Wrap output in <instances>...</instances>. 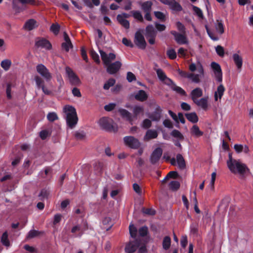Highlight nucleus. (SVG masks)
Listing matches in <instances>:
<instances>
[{"label": "nucleus", "mask_w": 253, "mask_h": 253, "mask_svg": "<svg viewBox=\"0 0 253 253\" xmlns=\"http://www.w3.org/2000/svg\"><path fill=\"white\" fill-rule=\"evenodd\" d=\"M227 165L231 172L234 174L239 173L241 175H244L247 171H250L245 164L241 163L239 160L233 159L231 153L228 154Z\"/></svg>", "instance_id": "nucleus-1"}, {"label": "nucleus", "mask_w": 253, "mask_h": 253, "mask_svg": "<svg viewBox=\"0 0 253 253\" xmlns=\"http://www.w3.org/2000/svg\"><path fill=\"white\" fill-rule=\"evenodd\" d=\"M63 111L66 114V120L67 126L71 128H74L77 125L78 121L75 108L72 106L66 105L64 107Z\"/></svg>", "instance_id": "nucleus-2"}, {"label": "nucleus", "mask_w": 253, "mask_h": 253, "mask_svg": "<svg viewBox=\"0 0 253 253\" xmlns=\"http://www.w3.org/2000/svg\"><path fill=\"white\" fill-rule=\"evenodd\" d=\"M99 124L101 127L109 132H116L118 126L113 120L108 117H103L99 120Z\"/></svg>", "instance_id": "nucleus-3"}, {"label": "nucleus", "mask_w": 253, "mask_h": 253, "mask_svg": "<svg viewBox=\"0 0 253 253\" xmlns=\"http://www.w3.org/2000/svg\"><path fill=\"white\" fill-rule=\"evenodd\" d=\"M157 35V31L152 25L149 24L146 26L145 35L150 44H154L155 43Z\"/></svg>", "instance_id": "nucleus-4"}, {"label": "nucleus", "mask_w": 253, "mask_h": 253, "mask_svg": "<svg viewBox=\"0 0 253 253\" xmlns=\"http://www.w3.org/2000/svg\"><path fill=\"white\" fill-rule=\"evenodd\" d=\"M66 73L69 79L70 84L73 86H79L81 81L73 70L69 67L65 68Z\"/></svg>", "instance_id": "nucleus-5"}, {"label": "nucleus", "mask_w": 253, "mask_h": 253, "mask_svg": "<svg viewBox=\"0 0 253 253\" xmlns=\"http://www.w3.org/2000/svg\"><path fill=\"white\" fill-rule=\"evenodd\" d=\"M134 42L139 49L144 50L146 48L147 43L140 30L135 33Z\"/></svg>", "instance_id": "nucleus-6"}, {"label": "nucleus", "mask_w": 253, "mask_h": 253, "mask_svg": "<svg viewBox=\"0 0 253 253\" xmlns=\"http://www.w3.org/2000/svg\"><path fill=\"white\" fill-rule=\"evenodd\" d=\"M125 144L131 149H138L140 145L139 140L132 136H125L124 138Z\"/></svg>", "instance_id": "nucleus-7"}, {"label": "nucleus", "mask_w": 253, "mask_h": 253, "mask_svg": "<svg viewBox=\"0 0 253 253\" xmlns=\"http://www.w3.org/2000/svg\"><path fill=\"white\" fill-rule=\"evenodd\" d=\"M36 70L47 82L51 80L52 76L47 68L43 64H38L36 67Z\"/></svg>", "instance_id": "nucleus-8"}, {"label": "nucleus", "mask_w": 253, "mask_h": 253, "mask_svg": "<svg viewBox=\"0 0 253 253\" xmlns=\"http://www.w3.org/2000/svg\"><path fill=\"white\" fill-rule=\"evenodd\" d=\"M140 244L141 241L138 239H135L133 241H129L125 247V252L126 253H133L140 246Z\"/></svg>", "instance_id": "nucleus-9"}, {"label": "nucleus", "mask_w": 253, "mask_h": 253, "mask_svg": "<svg viewBox=\"0 0 253 253\" xmlns=\"http://www.w3.org/2000/svg\"><path fill=\"white\" fill-rule=\"evenodd\" d=\"M107 67L106 71L110 75H113L117 73L120 69L122 64L120 61H117L114 63H109L107 65H105Z\"/></svg>", "instance_id": "nucleus-10"}, {"label": "nucleus", "mask_w": 253, "mask_h": 253, "mask_svg": "<svg viewBox=\"0 0 253 253\" xmlns=\"http://www.w3.org/2000/svg\"><path fill=\"white\" fill-rule=\"evenodd\" d=\"M161 2L168 5L172 10L181 11L182 10L181 5L175 0H161Z\"/></svg>", "instance_id": "nucleus-11"}, {"label": "nucleus", "mask_w": 253, "mask_h": 253, "mask_svg": "<svg viewBox=\"0 0 253 253\" xmlns=\"http://www.w3.org/2000/svg\"><path fill=\"white\" fill-rule=\"evenodd\" d=\"M163 154V150L158 147L155 149L151 154L150 157V161L152 165H155L160 160Z\"/></svg>", "instance_id": "nucleus-12"}, {"label": "nucleus", "mask_w": 253, "mask_h": 253, "mask_svg": "<svg viewBox=\"0 0 253 253\" xmlns=\"http://www.w3.org/2000/svg\"><path fill=\"white\" fill-rule=\"evenodd\" d=\"M35 46L37 48L42 47L46 49H50L52 45L50 42L44 38H37L36 39Z\"/></svg>", "instance_id": "nucleus-13"}, {"label": "nucleus", "mask_w": 253, "mask_h": 253, "mask_svg": "<svg viewBox=\"0 0 253 253\" xmlns=\"http://www.w3.org/2000/svg\"><path fill=\"white\" fill-rule=\"evenodd\" d=\"M211 67L214 72L216 80L218 82H221L222 81V73L219 64L216 62H212L211 63Z\"/></svg>", "instance_id": "nucleus-14"}, {"label": "nucleus", "mask_w": 253, "mask_h": 253, "mask_svg": "<svg viewBox=\"0 0 253 253\" xmlns=\"http://www.w3.org/2000/svg\"><path fill=\"white\" fill-rule=\"evenodd\" d=\"M99 52L104 65L108 64L116 58V55L114 53H110L109 54H107L105 52L101 49L99 50Z\"/></svg>", "instance_id": "nucleus-15"}, {"label": "nucleus", "mask_w": 253, "mask_h": 253, "mask_svg": "<svg viewBox=\"0 0 253 253\" xmlns=\"http://www.w3.org/2000/svg\"><path fill=\"white\" fill-rule=\"evenodd\" d=\"M118 112L122 118L126 120L131 125H132L133 118L132 115L129 111L125 109L120 108L118 110Z\"/></svg>", "instance_id": "nucleus-16"}, {"label": "nucleus", "mask_w": 253, "mask_h": 253, "mask_svg": "<svg viewBox=\"0 0 253 253\" xmlns=\"http://www.w3.org/2000/svg\"><path fill=\"white\" fill-rule=\"evenodd\" d=\"M170 33L174 37L175 40L177 43L182 44L187 42L186 38L185 36L178 33L175 31H171Z\"/></svg>", "instance_id": "nucleus-17"}, {"label": "nucleus", "mask_w": 253, "mask_h": 253, "mask_svg": "<svg viewBox=\"0 0 253 253\" xmlns=\"http://www.w3.org/2000/svg\"><path fill=\"white\" fill-rule=\"evenodd\" d=\"M162 110L158 106L155 111L149 116V118L153 121H159L162 116Z\"/></svg>", "instance_id": "nucleus-18"}, {"label": "nucleus", "mask_w": 253, "mask_h": 253, "mask_svg": "<svg viewBox=\"0 0 253 253\" xmlns=\"http://www.w3.org/2000/svg\"><path fill=\"white\" fill-rule=\"evenodd\" d=\"M37 21L34 19L28 20L24 25V28L28 31H31L38 27Z\"/></svg>", "instance_id": "nucleus-19"}, {"label": "nucleus", "mask_w": 253, "mask_h": 253, "mask_svg": "<svg viewBox=\"0 0 253 253\" xmlns=\"http://www.w3.org/2000/svg\"><path fill=\"white\" fill-rule=\"evenodd\" d=\"M203 95V91L201 88L197 87L192 90L190 93L191 99L193 102H195L198 100V98L201 97Z\"/></svg>", "instance_id": "nucleus-20"}, {"label": "nucleus", "mask_w": 253, "mask_h": 253, "mask_svg": "<svg viewBox=\"0 0 253 253\" xmlns=\"http://www.w3.org/2000/svg\"><path fill=\"white\" fill-rule=\"evenodd\" d=\"M132 112L133 120L137 119L138 115H143L144 112V107L141 106L135 105L133 108Z\"/></svg>", "instance_id": "nucleus-21"}, {"label": "nucleus", "mask_w": 253, "mask_h": 253, "mask_svg": "<svg viewBox=\"0 0 253 253\" xmlns=\"http://www.w3.org/2000/svg\"><path fill=\"white\" fill-rule=\"evenodd\" d=\"M141 9L144 12H151L153 3L151 1H146L145 2H141L139 3Z\"/></svg>", "instance_id": "nucleus-22"}, {"label": "nucleus", "mask_w": 253, "mask_h": 253, "mask_svg": "<svg viewBox=\"0 0 253 253\" xmlns=\"http://www.w3.org/2000/svg\"><path fill=\"white\" fill-rule=\"evenodd\" d=\"M158 136V132L156 130L149 129L147 131L144 139L145 141H149L150 139L157 138Z\"/></svg>", "instance_id": "nucleus-23"}, {"label": "nucleus", "mask_w": 253, "mask_h": 253, "mask_svg": "<svg viewBox=\"0 0 253 253\" xmlns=\"http://www.w3.org/2000/svg\"><path fill=\"white\" fill-rule=\"evenodd\" d=\"M197 106L201 107L203 110H207L208 107V98L204 97L194 102Z\"/></svg>", "instance_id": "nucleus-24"}, {"label": "nucleus", "mask_w": 253, "mask_h": 253, "mask_svg": "<svg viewBox=\"0 0 253 253\" xmlns=\"http://www.w3.org/2000/svg\"><path fill=\"white\" fill-rule=\"evenodd\" d=\"M135 98L137 100L143 102L147 99L148 95L144 90H140L135 95Z\"/></svg>", "instance_id": "nucleus-25"}, {"label": "nucleus", "mask_w": 253, "mask_h": 253, "mask_svg": "<svg viewBox=\"0 0 253 253\" xmlns=\"http://www.w3.org/2000/svg\"><path fill=\"white\" fill-rule=\"evenodd\" d=\"M176 162L178 165V168L181 169H184L186 168V163L185 160L180 154H178L176 155Z\"/></svg>", "instance_id": "nucleus-26"}, {"label": "nucleus", "mask_w": 253, "mask_h": 253, "mask_svg": "<svg viewBox=\"0 0 253 253\" xmlns=\"http://www.w3.org/2000/svg\"><path fill=\"white\" fill-rule=\"evenodd\" d=\"M225 91V88L222 84H220L217 88V90L214 93V100L215 101H217L218 97L219 99H221L222 95H223L224 92Z\"/></svg>", "instance_id": "nucleus-27"}, {"label": "nucleus", "mask_w": 253, "mask_h": 253, "mask_svg": "<svg viewBox=\"0 0 253 253\" xmlns=\"http://www.w3.org/2000/svg\"><path fill=\"white\" fill-rule=\"evenodd\" d=\"M233 61L238 69H241L242 66L243 59L241 56L237 53L233 55Z\"/></svg>", "instance_id": "nucleus-28"}, {"label": "nucleus", "mask_w": 253, "mask_h": 253, "mask_svg": "<svg viewBox=\"0 0 253 253\" xmlns=\"http://www.w3.org/2000/svg\"><path fill=\"white\" fill-rule=\"evenodd\" d=\"M187 119L192 123H196L198 122L199 118L195 112L185 114Z\"/></svg>", "instance_id": "nucleus-29"}, {"label": "nucleus", "mask_w": 253, "mask_h": 253, "mask_svg": "<svg viewBox=\"0 0 253 253\" xmlns=\"http://www.w3.org/2000/svg\"><path fill=\"white\" fill-rule=\"evenodd\" d=\"M117 19L119 23L126 29L129 28V22L128 20L124 19L122 15L119 14L117 16Z\"/></svg>", "instance_id": "nucleus-30"}, {"label": "nucleus", "mask_w": 253, "mask_h": 253, "mask_svg": "<svg viewBox=\"0 0 253 253\" xmlns=\"http://www.w3.org/2000/svg\"><path fill=\"white\" fill-rule=\"evenodd\" d=\"M191 133L192 135L198 137L202 136L204 134V132L200 130L198 126L194 125L191 128Z\"/></svg>", "instance_id": "nucleus-31"}, {"label": "nucleus", "mask_w": 253, "mask_h": 253, "mask_svg": "<svg viewBox=\"0 0 253 253\" xmlns=\"http://www.w3.org/2000/svg\"><path fill=\"white\" fill-rule=\"evenodd\" d=\"M215 28L216 32L219 34L222 35L224 33V26L221 20H216V22L215 23Z\"/></svg>", "instance_id": "nucleus-32"}, {"label": "nucleus", "mask_w": 253, "mask_h": 253, "mask_svg": "<svg viewBox=\"0 0 253 253\" xmlns=\"http://www.w3.org/2000/svg\"><path fill=\"white\" fill-rule=\"evenodd\" d=\"M169 188L173 191L178 190L180 186V184L178 181H171L169 184Z\"/></svg>", "instance_id": "nucleus-33"}, {"label": "nucleus", "mask_w": 253, "mask_h": 253, "mask_svg": "<svg viewBox=\"0 0 253 253\" xmlns=\"http://www.w3.org/2000/svg\"><path fill=\"white\" fill-rule=\"evenodd\" d=\"M1 242L3 245L6 247L10 246V242L8 239V233L6 231L4 232L1 237Z\"/></svg>", "instance_id": "nucleus-34"}, {"label": "nucleus", "mask_w": 253, "mask_h": 253, "mask_svg": "<svg viewBox=\"0 0 253 253\" xmlns=\"http://www.w3.org/2000/svg\"><path fill=\"white\" fill-rule=\"evenodd\" d=\"M171 244V239L169 236H166L164 237L163 241V248L164 249L167 250H168Z\"/></svg>", "instance_id": "nucleus-35"}, {"label": "nucleus", "mask_w": 253, "mask_h": 253, "mask_svg": "<svg viewBox=\"0 0 253 253\" xmlns=\"http://www.w3.org/2000/svg\"><path fill=\"white\" fill-rule=\"evenodd\" d=\"M43 232L39 231L36 230H31L29 232V233L27 236L28 239L34 238L36 237L39 236L41 234H42Z\"/></svg>", "instance_id": "nucleus-36"}, {"label": "nucleus", "mask_w": 253, "mask_h": 253, "mask_svg": "<svg viewBox=\"0 0 253 253\" xmlns=\"http://www.w3.org/2000/svg\"><path fill=\"white\" fill-rule=\"evenodd\" d=\"M173 91H175L177 93L179 94L182 96H186L187 94L185 91L181 87L177 86L175 84L173 85L171 88Z\"/></svg>", "instance_id": "nucleus-37"}, {"label": "nucleus", "mask_w": 253, "mask_h": 253, "mask_svg": "<svg viewBox=\"0 0 253 253\" xmlns=\"http://www.w3.org/2000/svg\"><path fill=\"white\" fill-rule=\"evenodd\" d=\"M131 13L133 17L141 22H143L144 21L143 16L139 11L138 10H132Z\"/></svg>", "instance_id": "nucleus-38"}, {"label": "nucleus", "mask_w": 253, "mask_h": 253, "mask_svg": "<svg viewBox=\"0 0 253 253\" xmlns=\"http://www.w3.org/2000/svg\"><path fill=\"white\" fill-rule=\"evenodd\" d=\"M11 61L9 59H5L1 62V67L5 70L7 71L11 65Z\"/></svg>", "instance_id": "nucleus-39"}, {"label": "nucleus", "mask_w": 253, "mask_h": 253, "mask_svg": "<svg viewBox=\"0 0 253 253\" xmlns=\"http://www.w3.org/2000/svg\"><path fill=\"white\" fill-rule=\"evenodd\" d=\"M199 72L200 73V75L199 74H195L193 78L191 80L192 82L195 83H199L200 82V77L202 75H203L204 74V70L202 67L201 66V68L199 69Z\"/></svg>", "instance_id": "nucleus-40"}, {"label": "nucleus", "mask_w": 253, "mask_h": 253, "mask_svg": "<svg viewBox=\"0 0 253 253\" xmlns=\"http://www.w3.org/2000/svg\"><path fill=\"white\" fill-rule=\"evenodd\" d=\"M154 14L155 17L161 22H165L166 20V17L165 15L161 11H154Z\"/></svg>", "instance_id": "nucleus-41"}, {"label": "nucleus", "mask_w": 253, "mask_h": 253, "mask_svg": "<svg viewBox=\"0 0 253 253\" xmlns=\"http://www.w3.org/2000/svg\"><path fill=\"white\" fill-rule=\"evenodd\" d=\"M170 134L173 137L177 138L179 139V140H183L184 139L183 135L178 130H176V129L173 130L171 132Z\"/></svg>", "instance_id": "nucleus-42"}, {"label": "nucleus", "mask_w": 253, "mask_h": 253, "mask_svg": "<svg viewBox=\"0 0 253 253\" xmlns=\"http://www.w3.org/2000/svg\"><path fill=\"white\" fill-rule=\"evenodd\" d=\"M75 138L78 140H82L85 138V133L84 131H76L74 133Z\"/></svg>", "instance_id": "nucleus-43"}, {"label": "nucleus", "mask_w": 253, "mask_h": 253, "mask_svg": "<svg viewBox=\"0 0 253 253\" xmlns=\"http://www.w3.org/2000/svg\"><path fill=\"white\" fill-rule=\"evenodd\" d=\"M35 81L38 87L42 88V86H44V82L43 79L40 76L37 75L35 77Z\"/></svg>", "instance_id": "nucleus-44"}, {"label": "nucleus", "mask_w": 253, "mask_h": 253, "mask_svg": "<svg viewBox=\"0 0 253 253\" xmlns=\"http://www.w3.org/2000/svg\"><path fill=\"white\" fill-rule=\"evenodd\" d=\"M60 28V26L58 24H52L50 27V30L57 35L59 32Z\"/></svg>", "instance_id": "nucleus-45"}, {"label": "nucleus", "mask_w": 253, "mask_h": 253, "mask_svg": "<svg viewBox=\"0 0 253 253\" xmlns=\"http://www.w3.org/2000/svg\"><path fill=\"white\" fill-rule=\"evenodd\" d=\"M49 194V192L46 189H42L39 195L40 200L42 201L44 199H47Z\"/></svg>", "instance_id": "nucleus-46"}, {"label": "nucleus", "mask_w": 253, "mask_h": 253, "mask_svg": "<svg viewBox=\"0 0 253 253\" xmlns=\"http://www.w3.org/2000/svg\"><path fill=\"white\" fill-rule=\"evenodd\" d=\"M129 231L130 236L133 238H135L137 235V229L133 224H130L129 226Z\"/></svg>", "instance_id": "nucleus-47"}, {"label": "nucleus", "mask_w": 253, "mask_h": 253, "mask_svg": "<svg viewBox=\"0 0 253 253\" xmlns=\"http://www.w3.org/2000/svg\"><path fill=\"white\" fill-rule=\"evenodd\" d=\"M116 83V81L115 79L113 78L109 79L108 81L104 84L103 86V88L104 89L107 90L111 86H112L114 85Z\"/></svg>", "instance_id": "nucleus-48"}, {"label": "nucleus", "mask_w": 253, "mask_h": 253, "mask_svg": "<svg viewBox=\"0 0 253 253\" xmlns=\"http://www.w3.org/2000/svg\"><path fill=\"white\" fill-rule=\"evenodd\" d=\"M138 233L140 236L145 237L148 233V228L146 226L140 227L138 230Z\"/></svg>", "instance_id": "nucleus-49"}, {"label": "nucleus", "mask_w": 253, "mask_h": 253, "mask_svg": "<svg viewBox=\"0 0 253 253\" xmlns=\"http://www.w3.org/2000/svg\"><path fill=\"white\" fill-rule=\"evenodd\" d=\"M156 72L159 79L161 81H164L165 79L167 78V76L162 69H158Z\"/></svg>", "instance_id": "nucleus-50"}, {"label": "nucleus", "mask_w": 253, "mask_h": 253, "mask_svg": "<svg viewBox=\"0 0 253 253\" xmlns=\"http://www.w3.org/2000/svg\"><path fill=\"white\" fill-rule=\"evenodd\" d=\"M192 9L194 13L200 18L203 19L204 16L203 12L200 8L196 6L192 5Z\"/></svg>", "instance_id": "nucleus-51"}, {"label": "nucleus", "mask_w": 253, "mask_h": 253, "mask_svg": "<svg viewBox=\"0 0 253 253\" xmlns=\"http://www.w3.org/2000/svg\"><path fill=\"white\" fill-rule=\"evenodd\" d=\"M205 28L208 35L211 38V39L214 41H217L219 39L218 37L215 36V34L210 30L207 25L205 26Z\"/></svg>", "instance_id": "nucleus-52"}, {"label": "nucleus", "mask_w": 253, "mask_h": 253, "mask_svg": "<svg viewBox=\"0 0 253 253\" xmlns=\"http://www.w3.org/2000/svg\"><path fill=\"white\" fill-rule=\"evenodd\" d=\"M47 118L49 122H53L58 119V116L55 112L49 113L47 115Z\"/></svg>", "instance_id": "nucleus-53"}, {"label": "nucleus", "mask_w": 253, "mask_h": 253, "mask_svg": "<svg viewBox=\"0 0 253 253\" xmlns=\"http://www.w3.org/2000/svg\"><path fill=\"white\" fill-rule=\"evenodd\" d=\"M190 233L196 236L198 235V226L197 224L192 223L190 225Z\"/></svg>", "instance_id": "nucleus-54"}, {"label": "nucleus", "mask_w": 253, "mask_h": 253, "mask_svg": "<svg viewBox=\"0 0 253 253\" xmlns=\"http://www.w3.org/2000/svg\"><path fill=\"white\" fill-rule=\"evenodd\" d=\"M167 54L170 59H174L176 57V53L173 49H169L167 52Z\"/></svg>", "instance_id": "nucleus-55"}, {"label": "nucleus", "mask_w": 253, "mask_h": 253, "mask_svg": "<svg viewBox=\"0 0 253 253\" xmlns=\"http://www.w3.org/2000/svg\"><path fill=\"white\" fill-rule=\"evenodd\" d=\"M215 51L216 53L219 55L220 57H223L224 55V48L220 45H218L216 47H215Z\"/></svg>", "instance_id": "nucleus-56"}, {"label": "nucleus", "mask_w": 253, "mask_h": 253, "mask_svg": "<svg viewBox=\"0 0 253 253\" xmlns=\"http://www.w3.org/2000/svg\"><path fill=\"white\" fill-rule=\"evenodd\" d=\"M155 26L156 28V30L158 31L159 32H162L166 30V27L164 24H160L157 22H155L154 23Z\"/></svg>", "instance_id": "nucleus-57"}, {"label": "nucleus", "mask_w": 253, "mask_h": 253, "mask_svg": "<svg viewBox=\"0 0 253 253\" xmlns=\"http://www.w3.org/2000/svg\"><path fill=\"white\" fill-rule=\"evenodd\" d=\"M122 42L124 44H125L126 46H128L130 47H133L134 44L132 43L131 41L130 40H128L126 38H124L122 40Z\"/></svg>", "instance_id": "nucleus-58"}, {"label": "nucleus", "mask_w": 253, "mask_h": 253, "mask_svg": "<svg viewBox=\"0 0 253 253\" xmlns=\"http://www.w3.org/2000/svg\"><path fill=\"white\" fill-rule=\"evenodd\" d=\"M151 125V121L148 119H146L143 121L142 126L143 128L147 129L150 127Z\"/></svg>", "instance_id": "nucleus-59"}, {"label": "nucleus", "mask_w": 253, "mask_h": 253, "mask_svg": "<svg viewBox=\"0 0 253 253\" xmlns=\"http://www.w3.org/2000/svg\"><path fill=\"white\" fill-rule=\"evenodd\" d=\"M163 125L169 129L173 128V126L172 122L169 119H166L163 121Z\"/></svg>", "instance_id": "nucleus-60"}, {"label": "nucleus", "mask_w": 253, "mask_h": 253, "mask_svg": "<svg viewBox=\"0 0 253 253\" xmlns=\"http://www.w3.org/2000/svg\"><path fill=\"white\" fill-rule=\"evenodd\" d=\"M126 79L128 82L131 83L136 80V77L132 73L128 72L127 73Z\"/></svg>", "instance_id": "nucleus-61"}, {"label": "nucleus", "mask_w": 253, "mask_h": 253, "mask_svg": "<svg viewBox=\"0 0 253 253\" xmlns=\"http://www.w3.org/2000/svg\"><path fill=\"white\" fill-rule=\"evenodd\" d=\"M61 47L62 48L64 49L66 52H68L69 51V48H73V45L72 43L63 42L61 44Z\"/></svg>", "instance_id": "nucleus-62"}, {"label": "nucleus", "mask_w": 253, "mask_h": 253, "mask_svg": "<svg viewBox=\"0 0 253 253\" xmlns=\"http://www.w3.org/2000/svg\"><path fill=\"white\" fill-rule=\"evenodd\" d=\"M91 56L92 59L96 63H100V61L99 59V55L95 51H92L91 52Z\"/></svg>", "instance_id": "nucleus-63"}, {"label": "nucleus", "mask_w": 253, "mask_h": 253, "mask_svg": "<svg viewBox=\"0 0 253 253\" xmlns=\"http://www.w3.org/2000/svg\"><path fill=\"white\" fill-rule=\"evenodd\" d=\"M48 134V131L46 130H42L40 132V136L42 140L45 139Z\"/></svg>", "instance_id": "nucleus-64"}]
</instances>
